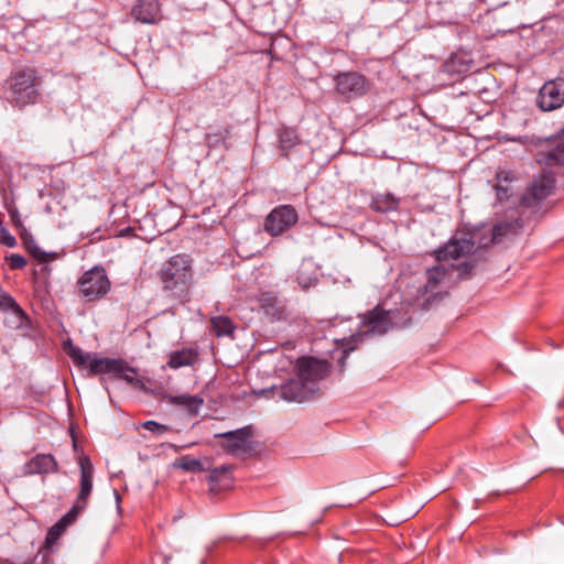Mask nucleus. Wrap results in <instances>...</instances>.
Here are the masks:
<instances>
[{"mask_svg": "<svg viewBox=\"0 0 564 564\" xmlns=\"http://www.w3.org/2000/svg\"><path fill=\"white\" fill-rule=\"evenodd\" d=\"M448 270L443 264L434 265L426 270V283L423 285L421 292L423 294L434 293L440 283L444 281Z\"/></svg>", "mask_w": 564, "mask_h": 564, "instance_id": "412c9836", "label": "nucleus"}, {"mask_svg": "<svg viewBox=\"0 0 564 564\" xmlns=\"http://www.w3.org/2000/svg\"><path fill=\"white\" fill-rule=\"evenodd\" d=\"M156 275L167 297L180 304L191 302L194 268L188 254L177 253L170 257L158 270Z\"/></svg>", "mask_w": 564, "mask_h": 564, "instance_id": "7ed1b4c3", "label": "nucleus"}, {"mask_svg": "<svg viewBox=\"0 0 564 564\" xmlns=\"http://www.w3.org/2000/svg\"><path fill=\"white\" fill-rule=\"evenodd\" d=\"M116 500H117V503L119 505L120 502V496L116 492Z\"/></svg>", "mask_w": 564, "mask_h": 564, "instance_id": "ea45409f", "label": "nucleus"}, {"mask_svg": "<svg viewBox=\"0 0 564 564\" xmlns=\"http://www.w3.org/2000/svg\"><path fill=\"white\" fill-rule=\"evenodd\" d=\"M535 102L544 112L561 108L564 105V78L557 77L545 82L538 93Z\"/></svg>", "mask_w": 564, "mask_h": 564, "instance_id": "9d476101", "label": "nucleus"}, {"mask_svg": "<svg viewBox=\"0 0 564 564\" xmlns=\"http://www.w3.org/2000/svg\"><path fill=\"white\" fill-rule=\"evenodd\" d=\"M131 231H132V229H131L130 227H128V228L122 229V230L120 231V236H121V237H124V236L129 235Z\"/></svg>", "mask_w": 564, "mask_h": 564, "instance_id": "4c0bfd02", "label": "nucleus"}, {"mask_svg": "<svg viewBox=\"0 0 564 564\" xmlns=\"http://www.w3.org/2000/svg\"><path fill=\"white\" fill-rule=\"evenodd\" d=\"M0 311L10 312L14 317V326L22 327L29 321L28 314L17 301L6 291L0 289Z\"/></svg>", "mask_w": 564, "mask_h": 564, "instance_id": "a211bd4d", "label": "nucleus"}, {"mask_svg": "<svg viewBox=\"0 0 564 564\" xmlns=\"http://www.w3.org/2000/svg\"><path fill=\"white\" fill-rule=\"evenodd\" d=\"M141 427L144 430L152 432L154 434L161 435L170 431V426L161 424L156 421H145L141 424Z\"/></svg>", "mask_w": 564, "mask_h": 564, "instance_id": "c756f323", "label": "nucleus"}, {"mask_svg": "<svg viewBox=\"0 0 564 564\" xmlns=\"http://www.w3.org/2000/svg\"><path fill=\"white\" fill-rule=\"evenodd\" d=\"M132 18L144 24H156L161 21V3L159 0H137L131 9Z\"/></svg>", "mask_w": 564, "mask_h": 564, "instance_id": "f8f14e48", "label": "nucleus"}, {"mask_svg": "<svg viewBox=\"0 0 564 564\" xmlns=\"http://www.w3.org/2000/svg\"><path fill=\"white\" fill-rule=\"evenodd\" d=\"M362 325L369 328L372 334L382 335L387 333L391 323L388 316V312L379 306L369 311L362 316Z\"/></svg>", "mask_w": 564, "mask_h": 564, "instance_id": "2eb2a0df", "label": "nucleus"}, {"mask_svg": "<svg viewBox=\"0 0 564 564\" xmlns=\"http://www.w3.org/2000/svg\"><path fill=\"white\" fill-rule=\"evenodd\" d=\"M279 150L283 158H289L291 150L300 143V137L295 129L283 128L279 131Z\"/></svg>", "mask_w": 564, "mask_h": 564, "instance_id": "4be33fe9", "label": "nucleus"}, {"mask_svg": "<svg viewBox=\"0 0 564 564\" xmlns=\"http://www.w3.org/2000/svg\"><path fill=\"white\" fill-rule=\"evenodd\" d=\"M58 464L51 454H37L24 465L25 475L56 473Z\"/></svg>", "mask_w": 564, "mask_h": 564, "instance_id": "dca6fc26", "label": "nucleus"}, {"mask_svg": "<svg viewBox=\"0 0 564 564\" xmlns=\"http://www.w3.org/2000/svg\"><path fill=\"white\" fill-rule=\"evenodd\" d=\"M344 356L340 358V362L343 364L346 359V352H347V349H344Z\"/></svg>", "mask_w": 564, "mask_h": 564, "instance_id": "58836bf2", "label": "nucleus"}, {"mask_svg": "<svg viewBox=\"0 0 564 564\" xmlns=\"http://www.w3.org/2000/svg\"><path fill=\"white\" fill-rule=\"evenodd\" d=\"M7 261L11 269L13 270H20L23 269L26 265V259L18 253H12L9 257H7Z\"/></svg>", "mask_w": 564, "mask_h": 564, "instance_id": "7c9ffc66", "label": "nucleus"}, {"mask_svg": "<svg viewBox=\"0 0 564 564\" xmlns=\"http://www.w3.org/2000/svg\"><path fill=\"white\" fill-rule=\"evenodd\" d=\"M9 216H10V219H11L13 226H15L17 228L23 227L21 215L17 208L10 209Z\"/></svg>", "mask_w": 564, "mask_h": 564, "instance_id": "c9c22d12", "label": "nucleus"}, {"mask_svg": "<svg viewBox=\"0 0 564 564\" xmlns=\"http://www.w3.org/2000/svg\"><path fill=\"white\" fill-rule=\"evenodd\" d=\"M227 134V130L226 134H224L223 132L206 133L205 143L209 149L217 148L219 144L225 143Z\"/></svg>", "mask_w": 564, "mask_h": 564, "instance_id": "c85d7f7f", "label": "nucleus"}, {"mask_svg": "<svg viewBox=\"0 0 564 564\" xmlns=\"http://www.w3.org/2000/svg\"><path fill=\"white\" fill-rule=\"evenodd\" d=\"M31 254L37 259L41 262H47L48 261V254L43 251L40 247L34 245L32 248H30Z\"/></svg>", "mask_w": 564, "mask_h": 564, "instance_id": "f704fd0d", "label": "nucleus"}, {"mask_svg": "<svg viewBox=\"0 0 564 564\" xmlns=\"http://www.w3.org/2000/svg\"><path fill=\"white\" fill-rule=\"evenodd\" d=\"M0 242L9 248H13L17 245V239L6 229L0 230Z\"/></svg>", "mask_w": 564, "mask_h": 564, "instance_id": "473e14b6", "label": "nucleus"}, {"mask_svg": "<svg viewBox=\"0 0 564 564\" xmlns=\"http://www.w3.org/2000/svg\"><path fill=\"white\" fill-rule=\"evenodd\" d=\"M357 337H358V336L352 335L351 339H352V340H356V339H357Z\"/></svg>", "mask_w": 564, "mask_h": 564, "instance_id": "a19ab883", "label": "nucleus"}, {"mask_svg": "<svg viewBox=\"0 0 564 564\" xmlns=\"http://www.w3.org/2000/svg\"><path fill=\"white\" fill-rule=\"evenodd\" d=\"M198 350L192 347L172 351L167 366L172 369L193 366L198 360Z\"/></svg>", "mask_w": 564, "mask_h": 564, "instance_id": "aec40b11", "label": "nucleus"}, {"mask_svg": "<svg viewBox=\"0 0 564 564\" xmlns=\"http://www.w3.org/2000/svg\"><path fill=\"white\" fill-rule=\"evenodd\" d=\"M475 265H476L475 261L467 260V261L462 262L457 267V270L459 271V275L468 276L471 273V271L474 270Z\"/></svg>", "mask_w": 564, "mask_h": 564, "instance_id": "72a5a7b5", "label": "nucleus"}, {"mask_svg": "<svg viewBox=\"0 0 564 564\" xmlns=\"http://www.w3.org/2000/svg\"><path fill=\"white\" fill-rule=\"evenodd\" d=\"M251 435V426H245L235 431L216 434L215 436L226 438V451L228 453L236 454L239 451H245L248 447L249 438Z\"/></svg>", "mask_w": 564, "mask_h": 564, "instance_id": "4468645a", "label": "nucleus"}, {"mask_svg": "<svg viewBox=\"0 0 564 564\" xmlns=\"http://www.w3.org/2000/svg\"><path fill=\"white\" fill-rule=\"evenodd\" d=\"M335 89L346 100H352L365 96L370 83L366 76L358 72H340L334 76Z\"/></svg>", "mask_w": 564, "mask_h": 564, "instance_id": "423d86ee", "label": "nucleus"}, {"mask_svg": "<svg viewBox=\"0 0 564 564\" xmlns=\"http://www.w3.org/2000/svg\"><path fill=\"white\" fill-rule=\"evenodd\" d=\"M260 308L272 317H280L282 314V310L279 306L278 296L272 292H263L259 295L258 299Z\"/></svg>", "mask_w": 564, "mask_h": 564, "instance_id": "b1692460", "label": "nucleus"}, {"mask_svg": "<svg viewBox=\"0 0 564 564\" xmlns=\"http://www.w3.org/2000/svg\"><path fill=\"white\" fill-rule=\"evenodd\" d=\"M174 466L188 473H200L205 470L202 462L189 455H184L177 458L174 462Z\"/></svg>", "mask_w": 564, "mask_h": 564, "instance_id": "a878e982", "label": "nucleus"}, {"mask_svg": "<svg viewBox=\"0 0 564 564\" xmlns=\"http://www.w3.org/2000/svg\"><path fill=\"white\" fill-rule=\"evenodd\" d=\"M111 283L102 267H94L85 271L77 280L80 297L86 302H94L104 297L110 290Z\"/></svg>", "mask_w": 564, "mask_h": 564, "instance_id": "39448f33", "label": "nucleus"}, {"mask_svg": "<svg viewBox=\"0 0 564 564\" xmlns=\"http://www.w3.org/2000/svg\"><path fill=\"white\" fill-rule=\"evenodd\" d=\"M299 220V214L292 205H279L264 218L263 229L272 237H278L292 228Z\"/></svg>", "mask_w": 564, "mask_h": 564, "instance_id": "6e6552de", "label": "nucleus"}, {"mask_svg": "<svg viewBox=\"0 0 564 564\" xmlns=\"http://www.w3.org/2000/svg\"><path fill=\"white\" fill-rule=\"evenodd\" d=\"M401 199L392 193H378L371 197L370 208L373 212L387 214L399 209Z\"/></svg>", "mask_w": 564, "mask_h": 564, "instance_id": "6ab92c4d", "label": "nucleus"}, {"mask_svg": "<svg viewBox=\"0 0 564 564\" xmlns=\"http://www.w3.org/2000/svg\"><path fill=\"white\" fill-rule=\"evenodd\" d=\"M297 376L281 386V398L289 402H305L319 395V383L329 373L332 366L326 360L302 357L296 362Z\"/></svg>", "mask_w": 564, "mask_h": 564, "instance_id": "f257e3e1", "label": "nucleus"}, {"mask_svg": "<svg viewBox=\"0 0 564 564\" xmlns=\"http://www.w3.org/2000/svg\"><path fill=\"white\" fill-rule=\"evenodd\" d=\"M518 227H520L518 220L516 223L501 221L496 224L492 229V241L498 242L500 237L509 234L510 231Z\"/></svg>", "mask_w": 564, "mask_h": 564, "instance_id": "cd10ccee", "label": "nucleus"}, {"mask_svg": "<svg viewBox=\"0 0 564 564\" xmlns=\"http://www.w3.org/2000/svg\"><path fill=\"white\" fill-rule=\"evenodd\" d=\"M229 470H230L229 466H225V465L212 469L209 473V477H208L209 481L210 482L219 481L220 477L223 475H227L229 473Z\"/></svg>", "mask_w": 564, "mask_h": 564, "instance_id": "2f4dec72", "label": "nucleus"}, {"mask_svg": "<svg viewBox=\"0 0 564 564\" xmlns=\"http://www.w3.org/2000/svg\"><path fill=\"white\" fill-rule=\"evenodd\" d=\"M67 355L77 368L88 367V376L111 375L139 390H145V383L138 378V369L122 358L101 357L98 354L84 352L78 346L69 344Z\"/></svg>", "mask_w": 564, "mask_h": 564, "instance_id": "f03ea898", "label": "nucleus"}, {"mask_svg": "<svg viewBox=\"0 0 564 564\" xmlns=\"http://www.w3.org/2000/svg\"><path fill=\"white\" fill-rule=\"evenodd\" d=\"M80 469L79 491L75 499L78 503L87 507L93 491L94 466L88 456H82L78 460Z\"/></svg>", "mask_w": 564, "mask_h": 564, "instance_id": "ddd939ff", "label": "nucleus"}, {"mask_svg": "<svg viewBox=\"0 0 564 564\" xmlns=\"http://www.w3.org/2000/svg\"><path fill=\"white\" fill-rule=\"evenodd\" d=\"M477 250L471 234L457 231L447 243L435 251L437 261L458 260L465 256L473 254Z\"/></svg>", "mask_w": 564, "mask_h": 564, "instance_id": "0eeeda50", "label": "nucleus"}, {"mask_svg": "<svg viewBox=\"0 0 564 564\" xmlns=\"http://www.w3.org/2000/svg\"><path fill=\"white\" fill-rule=\"evenodd\" d=\"M65 531V529H55V524L48 530L46 541L53 542L58 539V536Z\"/></svg>", "mask_w": 564, "mask_h": 564, "instance_id": "e433bc0d", "label": "nucleus"}, {"mask_svg": "<svg viewBox=\"0 0 564 564\" xmlns=\"http://www.w3.org/2000/svg\"><path fill=\"white\" fill-rule=\"evenodd\" d=\"M210 325L218 337L231 335L235 330L231 318L224 315L212 317Z\"/></svg>", "mask_w": 564, "mask_h": 564, "instance_id": "393cba45", "label": "nucleus"}, {"mask_svg": "<svg viewBox=\"0 0 564 564\" xmlns=\"http://www.w3.org/2000/svg\"><path fill=\"white\" fill-rule=\"evenodd\" d=\"M169 402L173 405L185 408L192 414H196L204 400L198 395L180 394L170 397Z\"/></svg>", "mask_w": 564, "mask_h": 564, "instance_id": "5701e85b", "label": "nucleus"}, {"mask_svg": "<svg viewBox=\"0 0 564 564\" xmlns=\"http://www.w3.org/2000/svg\"><path fill=\"white\" fill-rule=\"evenodd\" d=\"M42 79L32 67L13 69L0 88V98L12 107L23 109L40 100Z\"/></svg>", "mask_w": 564, "mask_h": 564, "instance_id": "20e7f679", "label": "nucleus"}, {"mask_svg": "<svg viewBox=\"0 0 564 564\" xmlns=\"http://www.w3.org/2000/svg\"><path fill=\"white\" fill-rule=\"evenodd\" d=\"M538 164L546 171L564 165V141L547 142L535 155Z\"/></svg>", "mask_w": 564, "mask_h": 564, "instance_id": "9b49d317", "label": "nucleus"}, {"mask_svg": "<svg viewBox=\"0 0 564 564\" xmlns=\"http://www.w3.org/2000/svg\"><path fill=\"white\" fill-rule=\"evenodd\" d=\"M87 507L78 503L77 501H74L73 507L70 510L63 516L58 522L55 524V529H65L70 525L78 517L80 512H83Z\"/></svg>", "mask_w": 564, "mask_h": 564, "instance_id": "bb28decb", "label": "nucleus"}, {"mask_svg": "<svg viewBox=\"0 0 564 564\" xmlns=\"http://www.w3.org/2000/svg\"><path fill=\"white\" fill-rule=\"evenodd\" d=\"M517 181V176L512 171L498 170L496 173V184L494 188L496 191V200L503 203L508 200L513 194L512 183Z\"/></svg>", "mask_w": 564, "mask_h": 564, "instance_id": "f3484780", "label": "nucleus"}, {"mask_svg": "<svg viewBox=\"0 0 564 564\" xmlns=\"http://www.w3.org/2000/svg\"><path fill=\"white\" fill-rule=\"evenodd\" d=\"M555 188V177L550 171H542L528 187L521 197V203L525 207H534L543 199L549 197Z\"/></svg>", "mask_w": 564, "mask_h": 564, "instance_id": "1a4fd4ad", "label": "nucleus"}]
</instances>
